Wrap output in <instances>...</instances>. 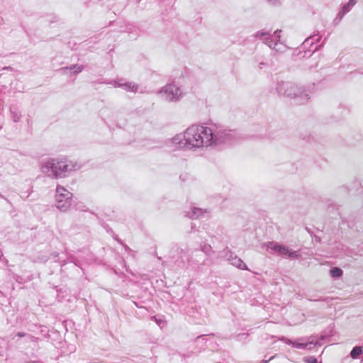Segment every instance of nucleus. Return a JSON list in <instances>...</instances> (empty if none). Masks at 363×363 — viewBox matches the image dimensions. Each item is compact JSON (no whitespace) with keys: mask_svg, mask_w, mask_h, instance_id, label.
Wrapping results in <instances>:
<instances>
[{"mask_svg":"<svg viewBox=\"0 0 363 363\" xmlns=\"http://www.w3.org/2000/svg\"><path fill=\"white\" fill-rule=\"evenodd\" d=\"M354 4V2L352 0H350V2L347 4V5L345 6L342 9L343 12H346L347 10V8L351 5L353 6Z\"/></svg>","mask_w":363,"mask_h":363,"instance_id":"10","label":"nucleus"},{"mask_svg":"<svg viewBox=\"0 0 363 363\" xmlns=\"http://www.w3.org/2000/svg\"><path fill=\"white\" fill-rule=\"evenodd\" d=\"M165 93L168 94L169 100L178 99L181 96L180 89L174 85H168L165 87Z\"/></svg>","mask_w":363,"mask_h":363,"instance_id":"4","label":"nucleus"},{"mask_svg":"<svg viewBox=\"0 0 363 363\" xmlns=\"http://www.w3.org/2000/svg\"><path fill=\"white\" fill-rule=\"evenodd\" d=\"M306 363H318V360L314 357H309L305 359Z\"/></svg>","mask_w":363,"mask_h":363,"instance_id":"8","label":"nucleus"},{"mask_svg":"<svg viewBox=\"0 0 363 363\" xmlns=\"http://www.w3.org/2000/svg\"><path fill=\"white\" fill-rule=\"evenodd\" d=\"M330 274L333 277H339L342 274V271L338 267H333L330 269Z\"/></svg>","mask_w":363,"mask_h":363,"instance_id":"6","label":"nucleus"},{"mask_svg":"<svg viewBox=\"0 0 363 363\" xmlns=\"http://www.w3.org/2000/svg\"><path fill=\"white\" fill-rule=\"evenodd\" d=\"M281 247H282V246H281V245H274L272 248H273L274 250H276V251H277V252H279V250H281Z\"/></svg>","mask_w":363,"mask_h":363,"instance_id":"11","label":"nucleus"},{"mask_svg":"<svg viewBox=\"0 0 363 363\" xmlns=\"http://www.w3.org/2000/svg\"><path fill=\"white\" fill-rule=\"evenodd\" d=\"M214 143L213 131L208 127L192 125L188 128L180 140V145L186 149H192Z\"/></svg>","mask_w":363,"mask_h":363,"instance_id":"1","label":"nucleus"},{"mask_svg":"<svg viewBox=\"0 0 363 363\" xmlns=\"http://www.w3.org/2000/svg\"><path fill=\"white\" fill-rule=\"evenodd\" d=\"M18 335L19 337H23L25 335H24V333H19L18 334Z\"/></svg>","mask_w":363,"mask_h":363,"instance_id":"12","label":"nucleus"},{"mask_svg":"<svg viewBox=\"0 0 363 363\" xmlns=\"http://www.w3.org/2000/svg\"><path fill=\"white\" fill-rule=\"evenodd\" d=\"M363 352L362 347H355L350 352V355L353 359H357Z\"/></svg>","mask_w":363,"mask_h":363,"instance_id":"5","label":"nucleus"},{"mask_svg":"<svg viewBox=\"0 0 363 363\" xmlns=\"http://www.w3.org/2000/svg\"><path fill=\"white\" fill-rule=\"evenodd\" d=\"M72 194L63 186L56 189L57 207L61 211H66L71 205Z\"/></svg>","mask_w":363,"mask_h":363,"instance_id":"2","label":"nucleus"},{"mask_svg":"<svg viewBox=\"0 0 363 363\" xmlns=\"http://www.w3.org/2000/svg\"><path fill=\"white\" fill-rule=\"evenodd\" d=\"M47 167L51 169L55 178L63 177L68 171V164L65 160H52V162H48Z\"/></svg>","mask_w":363,"mask_h":363,"instance_id":"3","label":"nucleus"},{"mask_svg":"<svg viewBox=\"0 0 363 363\" xmlns=\"http://www.w3.org/2000/svg\"><path fill=\"white\" fill-rule=\"evenodd\" d=\"M279 253L281 255H289V257H291L294 254V252H289V250L285 247H281V250H279Z\"/></svg>","mask_w":363,"mask_h":363,"instance_id":"7","label":"nucleus"},{"mask_svg":"<svg viewBox=\"0 0 363 363\" xmlns=\"http://www.w3.org/2000/svg\"><path fill=\"white\" fill-rule=\"evenodd\" d=\"M293 346L297 348H305L307 346V343L294 342Z\"/></svg>","mask_w":363,"mask_h":363,"instance_id":"9","label":"nucleus"}]
</instances>
